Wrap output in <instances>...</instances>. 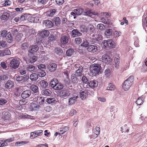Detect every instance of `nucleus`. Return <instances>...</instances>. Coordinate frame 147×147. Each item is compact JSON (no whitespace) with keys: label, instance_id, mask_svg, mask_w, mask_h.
<instances>
[{"label":"nucleus","instance_id":"obj_4","mask_svg":"<svg viewBox=\"0 0 147 147\" xmlns=\"http://www.w3.org/2000/svg\"><path fill=\"white\" fill-rule=\"evenodd\" d=\"M89 94V90L88 89H85L80 90L79 95L81 99L84 100L86 98Z\"/></svg>","mask_w":147,"mask_h":147},{"label":"nucleus","instance_id":"obj_56","mask_svg":"<svg viewBox=\"0 0 147 147\" xmlns=\"http://www.w3.org/2000/svg\"><path fill=\"white\" fill-rule=\"evenodd\" d=\"M97 27L98 29L100 30H104L105 28L104 25L102 24H98L97 26Z\"/></svg>","mask_w":147,"mask_h":147},{"label":"nucleus","instance_id":"obj_55","mask_svg":"<svg viewBox=\"0 0 147 147\" xmlns=\"http://www.w3.org/2000/svg\"><path fill=\"white\" fill-rule=\"evenodd\" d=\"M44 110L46 112H50L52 111L53 108L50 106H47L44 108Z\"/></svg>","mask_w":147,"mask_h":147},{"label":"nucleus","instance_id":"obj_14","mask_svg":"<svg viewBox=\"0 0 147 147\" xmlns=\"http://www.w3.org/2000/svg\"><path fill=\"white\" fill-rule=\"evenodd\" d=\"M14 85V83L11 80H8L5 83V86L7 89H10L13 88Z\"/></svg>","mask_w":147,"mask_h":147},{"label":"nucleus","instance_id":"obj_2","mask_svg":"<svg viewBox=\"0 0 147 147\" xmlns=\"http://www.w3.org/2000/svg\"><path fill=\"white\" fill-rule=\"evenodd\" d=\"M101 67L98 64L94 63L92 65L90 70V73L93 75H97L99 74L100 71Z\"/></svg>","mask_w":147,"mask_h":147},{"label":"nucleus","instance_id":"obj_31","mask_svg":"<svg viewBox=\"0 0 147 147\" xmlns=\"http://www.w3.org/2000/svg\"><path fill=\"white\" fill-rule=\"evenodd\" d=\"M105 42H106V45H108L109 47L112 48L114 47V42L112 40H109L108 41L105 40Z\"/></svg>","mask_w":147,"mask_h":147},{"label":"nucleus","instance_id":"obj_45","mask_svg":"<svg viewBox=\"0 0 147 147\" xmlns=\"http://www.w3.org/2000/svg\"><path fill=\"white\" fill-rule=\"evenodd\" d=\"M22 92V89L20 88L17 87L14 90V94L16 95H18Z\"/></svg>","mask_w":147,"mask_h":147},{"label":"nucleus","instance_id":"obj_38","mask_svg":"<svg viewBox=\"0 0 147 147\" xmlns=\"http://www.w3.org/2000/svg\"><path fill=\"white\" fill-rule=\"evenodd\" d=\"M115 88V86L113 84L109 83L108 86L107 88V90H114Z\"/></svg>","mask_w":147,"mask_h":147},{"label":"nucleus","instance_id":"obj_44","mask_svg":"<svg viewBox=\"0 0 147 147\" xmlns=\"http://www.w3.org/2000/svg\"><path fill=\"white\" fill-rule=\"evenodd\" d=\"M63 88V86L62 84L61 83H59L58 82L57 83L54 88L55 90H60L62 89Z\"/></svg>","mask_w":147,"mask_h":147},{"label":"nucleus","instance_id":"obj_35","mask_svg":"<svg viewBox=\"0 0 147 147\" xmlns=\"http://www.w3.org/2000/svg\"><path fill=\"white\" fill-rule=\"evenodd\" d=\"M84 10L82 8H77L74 10V11L77 15H80L83 12Z\"/></svg>","mask_w":147,"mask_h":147},{"label":"nucleus","instance_id":"obj_9","mask_svg":"<svg viewBox=\"0 0 147 147\" xmlns=\"http://www.w3.org/2000/svg\"><path fill=\"white\" fill-rule=\"evenodd\" d=\"M74 67L76 68H78L76 71V74L78 76H81L83 72V67L81 65H78L76 64L74 65Z\"/></svg>","mask_w":147,"mask_h":147},{"label":"nucleus","instance_id":"obj_43","mask_svg":"<svg viewBox=\"0 0 147 147\" xmlns=\"http://www.w3.org/2000/svg\"><path fill=\"white\" fill-rule=\"evenodd\" d=\"M119 58L115 57L114 59V62L115 63V65L116 68L118 69L119 67V64L120 63V59Z\"/></svg>","mask_w":147,"mask_h":147},{"label":"nucleus","instance_id":"obj_27","mask_svg":"<svg viewBox=\"0 0 147 147\" xmlns=\"http://www.w3.org/2000/svg\"><path fill=\"white\" fill-rule=\"evenodd\" d=\"M58 82V80L57 79H53L50 82V86L51 87L54 89Z\"/></svg>","mask_w":147,"mask_h":147},{"label":"nucleus","instance_id":"obj_24","mask_svg":"<svg viewBox=\"0 0 147 147\" xmlns=\"http://www.w3.org/2000/svg\"><path fill=\"white\" fill-rule=\"evenodd\" d=\"M71 82L73 84H77L78 80L75 74H72L71 75Z\"/></svg>","mask_w":147,"mask_h":147},{"label":"nucleus","instance_id":"obj_46","mask_svg":"<svg viewBox=\"0 0 147 147\" xmlns=\"http://www.w3.org/2000/svg\"><path fill=\"white\" fill-rule=\"evenodd\" d=\"M26 69L28 71H32L35 70V67L32 65H28Z\"/></svg>","mask_w":147,"mask_h":147},{"label":"nucleus","instance_id":"obj_20","mask_svg":"<svg viewBox=\"0 0 147 147\" xmlns=\"http://www.w3.org/2000/svg\"><path fill=\"white\" fill-rule=\"evenodd\" d=\"M53 23H54L55 26H59L61 23L60 19L58 17H55L53 18Z\"/></svg>","mask_w":147,"mask_h":147},{"label":"nucleus","instance_id":"obj_3","mask_svg":"<svg viewBox=\"0 0 147 147\" xmlns=\"http://www.w3.org/2000/svg\"><path fill=\"white\" fill-rule=\"evenodd\" d=\"M29 78V75L27 74L24 76H17L16 77L15 79L19 83L23 84L27 81Z\"/></svg>","mask_w":147,"mask_h":147},{"label":"nucleus","instance_id":"obj_63","mask_svg":"<svg viewBox=\"0 0 147 147\" xmlns=\"http://www.w3.org/2000/svg\"><path fill=\"white\" fill-rule=\"evenodd\" d=\"M89 43L87 41H84L81 44V46L84 47H87L88 46Z\"/></svg>","mask_w":147,"mask_h":147},{"label":"nucleus","instance_id":"obj_1","mask_svg":"<svg viewBox=\"0 0 147 147\" xmlns=\"http://www.w3.org/2000/svg\"><path fill=\"white\" fill-rule=\"evenodd\" d=\"M134 78L130 77L124 82L122 86L123 89L124 91H127L133 84Z\"/></svg>","mask_w":147,"mask_h":147},{"label":"nucleus","instance_id":"obj_13","mask_svg":"<svg viewBox=\"0 0 147 147\" xmlns=\"http://www.w3.org/2000/svg\"><path fill=\"white\" fill-rule=\"evenodd\" d=\"M57 68V65L54 63H50L48 66L49 70L51 72L55 71L56 70Z\"/></svg>","mask_w":147,"mask_h":147},{"label":"nucleus","instance_id":"obj_57","mask_svg":"<svg viewBox=\"0 0 147 147\" xmlns=\"http://www.w3.org/2000/svg\"><path fill=\"white\" fill-rule=\"evenodd\" d=\"M82 42V39L80 37L76 38L75 39V43L79 45Z\"/></svg>","mask_w":147,"mask_h":147},{"label":"nucleus","instance_id":"obj_11","mask_svg":"<svg viewBox=\"0 0 147 147\" xmlns=\"http://www.w3.org/2000/svg\"><path fill=\"white\" fill-rule=\"evenodd\" d=\"M31 91L29 90L24 91L21 94V97L23 99L29 97L31 95Z\"/></svg>","mask_w":147,"mask_h":147},{"label":"nucleus","instance_id":"obj_28","mask_svg":"<svg viewBox=\"0 0 147 147\" xmlns=\"http://www.w3.org/2000/svg\"><path fill=\"white\" fill-rule=\"evenodd\" d=\"M39 85L41 87L43 88H46L48 85V83L45 80L40 81L39 82Z\"/></svg>","mask_w":147,"mask_h":147},{"label":"nucleus","instance_id":"obj_60","mask_svg":"<svg viewBox=\"0 0 147 147\" xmlns=\"http://www.w3.org/2000/svg\"><path fill=\"white\" fill-rule=\"evenodd\" d=\"M82 82L85 84H88L89 82L88 80L86 77L84 76H83L82 78Z\"/></svg>","mask_w":147,"mask_h":147},{"label":"nucleus","instance_id":"obj_21","mask_svg":"<svg viewBox=\"0 0 147 147\" xmlns=\"http://www.w3.org/2000/svg\"><path fill=\"white\" fill-rule=\"evenodd\" d=\"M82 35V33L78 31L76 29H74L71 31V35L73 37H76L78 36H80Z\"/></svg>","mask_w":147,"mask_h":147},{"label":"nucleus","instance_id":"obj_61","mask_svg":"<svg viewBox=\"0 0 147 147\" xmlns=\"http://www.w3.org/2000/svg\"><path fill=\"white\" fill-rule=\"evenodd\" d=\"M7 102V101L4 98L0 99V105H3Z\"/></svg>","mask_w":147,"mask_h":147},{"label":"nucleus","instance_id":"obj_26","mask_svg":"<svg viewBox=\"0 0 147 147\" xmlns=\"http://www.w3.org/2000/svg\"><path fill=\"white\" fill-rule=\"evenodd\" d=\"M46 101L49 104H56L57 101L54 98H48L46 100Z\"/></svg>","mask_w":147,"mask_h":147},{"label":"nucleus","instance_id":"obj_8","mask_svg":"<svg viewBox=\"0 0 147 147\" xmlns=\"http://www.w3.org/2000/svg\"><path fill=\"white\" fill-rule=\"evenodd\" d=\"M49 32L47 30H43L39 31L38 35L40 38L47 37L49 35Z\"/></svg>","mask_w":147,"mask_h":147},{"label":"nucleus","instance_id":"obj_32","mask_svg":"<svg viewBox=\"0 0 147 147\" xmlns=\"http://www.w3.org/2000/svg\"><path fill=\"white\" fill-rule=\"evenodd\" d=\"M94 26L91 25H89L87 27V32L93 33L94 30Z\"/></svg>","mask_w":147,"mask_h":147},{"label":"nucleus","instance_id":"obj_37","mask_svg":"<svg viewBox=\"0 0 147 147\" xmlns=\"http://www.w3.org/2000/svg\"><path fill=\"white\" fill-rule=\"evenodd\" d=\"M55 53L59 55H62L63 53V50L60 48H56L55 49Z\"/></svg>","mask_w":147,"mask_h":147},{"label":"nucleus","instance_id":"obj_50","mask_svg":"<svg viewBox=\"0 0 147 147\" xmlns=\"http://www.w3.org/2000/svg\"><path fill=\"white\" fill-rule=\"evenodd\" d=\"M28 44L27 42H24L22 44L21 46V48L23 50H26L28 48Z\"/></svg>","mask_w":147,"mask_h":147},{"label":"nucleus","instance_id":"obj_51","mask_svg":"<svg viewBox=\"0 0 147 147\" xmlns=\"http://www.w3.org/2000/svg\"><path fill=\"white\" fill-rule=\"evenodd\" d=\"M37 19L36 17H29L28 18V21L31 22H36V20Z\"/></svg>","mask_w":147,"mask_h":147},{"label":"nucleus","instance_id":"obj_22","mask_svg":"<svg viewBox=\"0 0 147 147\" xmlns=\"http://www.w3.org/2000/svg\"><path fill=\"white\" fill-rule=\"evenodd\" d=\"M40 107V106L36 103H32L30 105V109L32 111L37 110Z\"/></svg>","mask_w":147,"mask_h":147},{"label":"nucleus","instance_id":"obj_53","mask_svg":"<svg viewBox=\"0 0 147 147\" xmlns=\"http://www.w3.org/2000/svg\"><path fill=\"white\" fill-rule=\"evenodd\" d=\"M62 22L63 24H64L67 25H68L70 22V21L68 20L67 18H62Z\"/></svg>","mask_w":147,"mask_h":147},{"label":"nucleus","instance_id":"obj_48","mask_svg":"<svg viewBox=\"0 0 147 147\" xmlns=\"http://www.w3.org/2000/svg\"><path fill=\"white\" fill-rule=\"evenodd\" d=\"M9 33L10 32H8L6 30H3L1 32V35L3 38H5L7 36V35L8 33Z\"/></svg>","mask_w":147,"mask_h":147},{"label":"nucleus","instance_id":"obj_5","mask_svg":"<svg viewBox=\"0 0 147 147\" xmlns=\"http://www.w3.org/2000/svg\"><path fill=\"white\" fill-rule=\"evenodd\" d=\"M20 64V61L18 59H13L9 63L10 66L13 69H16L18 68Z\"/></svg>","mask_w":147,"mask_h":147},{"label":"nucleus","instance_id":"obj_42","mask_svg":"<svg viewBox=\"0 0 147 147\" xmlns=\"http://www.w3.org/2000/svg\"><path fill=\"white\" fill-rule=\"evenodd\" d=\"M30 88L32 90L34 93H36L38 92V87L36 85L34 84L32 85L30 87Z\"/></svg>","mask_w":147,"mask_h":147},{"label":"nucleus","instance_id":"obj_6","mask_svg":"<svg viewBox=\"0 0 147 147\" xmlns=\"http://www.w3.org/2000/svg\"><path fill=\"white\" fill-rule=\"evenodd\" d=\"M1 115L2 118L5 120L9 119L11 116V115L9 111L7 109H4L2 110Z\"/></svg>","mask_w":147,"mask_h":147},{"label":"nucleus","instance_id":"obj_19","mask_svg":"<svg viewBox=\"0 0 147 147\" xmlns=\"http://www.w3.org/2000/svg\"><path fill=\"white\" fill-rule=\"evenodd\" d=\"M44 24L46 27L47 28H51L53 26V23L48 20H45Z\"/></svg>","mask_w":147,"mask_h":147},{"label":"nucleus","instance_id":"obj_47","mask_svg":"<svg viewBox=\"0 0 147 147\" xmlns=\"http://www.w3.org/2000/svg\"><path fill=\"white\" fill-rule=\"evenodd\" d=\"M112 34V30L108 29L105 32V34L107 37H108L111 35Z\"/></svg>","mask_w":147,"mask_h":147},{"label":"nucleus","instance_id":"obj_10","mask_svg":"<svg viewBox=\"0 0 147 147\" xmlns=\"http://www.w3.org/2000/svg\"><path fill=\"white\" fill-rule=\"evenodd\" d=\"M88 51L92 53L96 52L98 50V47L94 45H89L87 48Z\"/></svg>","mask_w":147,"mask_h":147},{"label":"nucleus","instance_id":"obj_58","mask_svg":"<svg viewBox=\"0 0 147 147\" xmlns=\"http://www.w3.org/2000/svg\"><path fill=\"white\" fill-rule=\"evenodd\" d=\"M36 57H33L32 58H30L28 59V61L30 63H32L36 61Z\"/></svg>","mask_w":147,"mask_h":147},{"label":"nucleus","instance_id":"obj_16","mask_svg":"<svg viewBox=\"0 0 147 147\" xmlns=\"http://www.w3.org/2000/svg\"><path fill=\"white\" fill-rule=\"evenodd\" d=\"M69 40V37L66 35L62 36L61 39V42L62 44L65 45L68 43Z\"/></svg>","mask_w":147,"mask_h":147},{"label":"nucleus","instance_id":"obj_36","mask_svg":"<svg viewBox=\"0 0 147 147\" xmlns=\"http://www.w3.org/2000/svg\"><path fill=\"white\" fill-rule=\"evenodd\" d=\"M74 51L73 49H68L66 52V55L68 56H71L74 53Z\"/></svg>","mask_w":147,"mask_h":147},{"label":"nucleus","instance_id":"obj_49","mask_svg":"<svg viewBox=\"0 0 147 147\" xmlns=\"http://www.w3.org/2000/svg\"><path fill=\"white\" fill-rule=\"evenodd\" d=\"M95 129L96 131H95V133L94 134V135H95V137H97L100 134V128L98 127H96L95 128Z\"/></svg>","mask_w":147,"mask_h":147},{"label":"nucleus","instance_id":"obj_62","mask_svg":"<svg viewBox=\"0 0 147 147\" xmlns=\"http://www.w3.org/2000/svg\"><path fill=\"white\" fill-rule=\"evenodd\" d=\"M7 43L5 41H1L0 42V47H6Z\"/></svg>","mask_w":147,"mask_h":147},{"label":"nucleus","instance_id":"obj_18","mask_svg":"<svg viewBox=\"0 0 147 147\" xmlns=\"http://www.w3.org/2000/svg\"><path fill=\"white\" fill-rule=\"evenodd\" d=\"M70 94L69 91L66 90H62L60 93V96L62 98H65L69 96Z\"/></svg>","mask_w":147,"mask_h":147},{"label":"nucleus","instance_id":"obj_12","mask_svg":"<svg viewBox=\"0 0 147 147\" xmlns=\"http://www.w3.org/2000/svg\"><path fill=\"white\" fill-rule=\"evenodd\" d=\"M78 97V96L75 95L70 96L68 100V105H70L74 104L76 102Z\"/></svg>","mask_w":147,"mask_h":147},{"label":"nucleus","instance_id":"obj_29","mask_svg":"<svg viewBox=\"0 0 147 147\" xmlns=\"http://www.w3.org/2000/svg\"><path fill=\"white\" fill-rule=\"evenodd\" d=\"M38 75L35 73H33L31 74L30 76V79L32 81L36 80L38 78Z\"/></svg>","mask_w":147,"mask_h":147},{"label":"nucleus","instance_id":"obj_30","mask_svg":"<svg viewBox=\"0 0 147 147\" xmlns=\"http://www.w3.org/2000/svg\"><path fill=\"white\" fill-rule=\"evenodd\" d=\"M7 36L5 39L9 43H11L13 41V38L11 36V33H8L7 35Z\"/></svg>","mask_w":147,"mask_h":147},{"label":"nucleus","instance_id":"obj_17","mask_svg":"<svg viewBox=\"0 0 147 147\" xmlns=\"http://www.w3.org/2000/svg\"><path fill=\"white\" fill-rule=\"evenodd\" d=\"M88 84L90 87L92 88H94L97 86L98 82L95 80L91 81L89 82Z\"/></svg>","mask_w":147,"mask_h":147},{"label":"nucleus","instance_id":"obj_25","mask_svg":"<svg viewBox=\"0 0 147 147\" xmlns=\"http://www.w3.org/2000/svg\"><path fill=\"white\" fill-rule=\"evenodd\" d=\"M42 94L45 96H48L51 95L52 93L51 91L49 89L43 90L41 92Z\"/></svg>","mask_w":147,"mask_h":147},{"label":"nucleus","instance_id":"obj_41","mask_svg":"<svg viewBox=\"0 0 147 147\" xmlns=\"http://www.w3.org/2000/svg\"><path fill=\"white\" fill-rule=\"evenodd\" d=\"M46 73L43 70H40L38 72V76L42 78L43 77L46 75Z\"/></svg>","mask_w":147,"mask_h":147},{"label":"nucleus","instance_id":"obj_34","mask_svg":"<svg viewBox=\"0 0 147 147\" xmlns=\"http://www.w3.org/2000/svg\"><path fill=\"white\" fill-rule=\"evenodd\" d=\"M10 16L9 14L7 12H5L3 13L1 16V18L2 20H7Z\"/></svg>","mask_w":147,"mask_h":147},{"label":"nucleus","instance_id":"obj_64","mask_svg":"<svg viewBox=\"0 0 147 147\" xmlns=\"http://www.w3.org/2000/svg\"><path fill=\"white\" fill-rule=\"evenodd\" d=\"M80 28L82 31L87 32V27H86L84 25H82Z\"/></svg>","mask_w":147,"mask_h":147},{"label":"nucleus","instance_id":"obj_23","mask_svg":"<svg viewBox=\"0 0 147 147\" xmlns=\"http://www.w3.org/2000/svg\"><path fill=\"white\" fill-rule=\"evenodd\" d=\"M56 12V10L55 9H50L46 12V15L48 17H52Z\"/></svg>","mask_w":147,"mask_h":147},{"label":"nucleus","instance_id":"obj_33","mask_svg":"<svg viewBox=\"0 0 147 147\" xmlns=\"http://www.w3.org/2000/svg\"><path fill=\"white\" fill-rule=\"evenodd\" d=\"M29 143L28 141H21L20 142H16L15 143V146H20L23 145L27 144Z\"/></svg>","mask_w":147,"mask_h":147},{"label":"nucleus","instance_id":"obj_39","mask_svg":"<svg viewBox=\"0 0 147 147\" xmlns=\"http://www.w3.org/2000/svg\"><path fill=\"white\" fill-rule=\"evenodd\" d=\"M111 69L109 68H107L105 70L104 73L106 77H109L111 75Z\"/></svg>","mask_w":147,"mask_h":147},{"label":"nucleus","instance_id":"obj_15","mask_svg":"<svg viewBox=\"0 0 147 147\" xmlns=\"http://www.w3.org/2000/svg\"><path fill=\"white\" fill-rule=\"evenodd\" d=\"M38 50V47L36 45H33L29 47L28 51L30 53H33L36 52Z\"/></svg>","mask_w":147,"mask_h":147},{"label":"nucleus","instance_id":"obj_7","mask_svg":"<svg viewBox=\"0 0 147 147\" xmlns=\"http://www.w3.org/2000/svg\"><path fill=\"white\" fill-rule=\"evenodd\" d=\"M101 59L103 62L106 63H109L112 60L111 58L107 54H104L102 56Z\"/></svg>","mask_w":147,"mask_h":147},{"label":"nucleus","instance_id":"obj_40","mask_svg":"<svg viewBox=\"0 0 147 147\" xmlns=\"http://www.w3.org/2000/svg\"><path fill=\"white\" fill-rule=\"evenodd\" d=\"M69 129V127L67 126H65L60 128L59 131L60 134H62Z\"/></svg>","mask_w":147,"mask_h":147},{"label":"nucleus","instance_id":"obj_52","mask_svg":"<svg viewBox=\"0 0 147 147\" xmlns=\"http://www.w3.org/2000/svg\"><path fill=\"white\" fill-rule=\"evenodd\" d=\"M143 100L140 97H139L136 100V103L138 105H141L143 102Z\"/></svg>","mask_w":147,"mask_h":147},{"label":"nucleus","instance_id":"obj_54","mask_svg":"<svg viewBox=\"0 0 147 147\" xmlns=\"http://www.w3.org/2000/svg\"><path fill=\"white\" fill-rule=\"evenodd\" d=\"M0 66L3 69H6L7 67V63L4 61H2L0 63Z\"/></svg>","mask_w":147,"mask_h":147},{"label":"nucleus","instance_id":"obj_59","mask_svg":"<svg viewBox=\"0 0 147 147\" xmlns=\"http://www.w3.org/2000/svg\"><path fill=\"white\" fill-rule=\"evenodd\" d=\"M19 72L20 74L22 75L25 74L26 73V69H20Z\"/></svg>","mask_w":147,"mask_h":147}]
</instances>
